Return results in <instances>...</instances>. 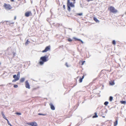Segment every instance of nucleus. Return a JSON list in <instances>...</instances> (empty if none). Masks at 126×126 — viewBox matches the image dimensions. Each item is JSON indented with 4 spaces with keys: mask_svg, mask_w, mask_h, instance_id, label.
<instances>
[{
    "mask_svg": "<svg viewBox=\"0 0 126 126\" xmlns=\"http://www.w3.org/2000/svg\"><path fill=\"white\" fill-rule=\"evenodd\" d=\"M40 60L41 61H39V63L40 65H42L44 64V62L48 61V56L47 55H46L41 57L40 58Z\"/></svg>",
    "mask_w": 126,
    "mask_h": 126,
    "instance_id": "obj_1",
    "label": "nucleus"
},
{
    "mask_svg": "<svg viewBox=\"0 0 126 126\" xmlns=\"http://www.w3.org/2000/svg\"><path fill=\"white\" fill-rule=\"evenodd\" d=\"M109 10L111 12L114 14H116L118 12L117 10L115 9L114 7L112 6L110 7Z\"/></svg>",
    "mask_w": 126,
    "mask_h": 126,
    "instance_id": "obj_2",
    "label": "nucleus"
},
{
    "mask_svg": "<svg viewBox=\"0 0 126 126\" xmlns=\"http://www.w3.org/2000/svg\"><path fill=\"white\" fill-rule=\"evenodd\" d=\"M4 6L5 9L7 10H9L12 9V7L9 4H7L6 3L4 4Z\"/></svg>",
    "mask_w": 126,
    "mask_h": 126,
    "instance_id": "obj_3",
    "label": "nucleus"
},
{
    "mask_svg": "<svg viewBox=\"0 0 126 126\" xmlns=\"http://www.w3.org/2000/svg\"><path fill=\"white\" fill-rule=\"evenodd\" d=\"M67 5L71 7H74L75 5L72 2H70V0H67Z\"/></svg>",
    "mask_w": 126,
    "mask_h": 126,
    "instance_id": "obj_4",
    "label": "nucleus"
},
{
    "mask_svg": "<svg viewBox=\"0 0 126 126\" xmlns=\"http://www.w3.org/2000/svg\"><path fill=\"white\" fill-rule=\"evenodd\" d=\"M50 46H49L46 47L45 49L42 51L43 53L45 52L50 50Z\"/></svg>",
    "mask_w": 126,
    "mask_h": 126,
    "instance_id": "obj_5",
    "label": "nucleus"
},
{
    "mask_svg": "<svg viewBox=\"0 0 126 126\" xmlns=\"http://www.w3.org/2000/svg\"><path fill=\"white\" fill-rule=\"evenodd\" d=\"M25 87L26 88L30 89V84L28 82V80H26L25 82Z\"/></svg>",
    "mask_w": 126,
    "mask_h": 126,
    "instance_id": "obj_6",
    "label": "nucleus"
},
{
    "mask_svg": "<svg viewBox=\"0 0 126 126\" xmlns=\"http://www.w3.org/2000/svg\"><path fill=\"white\" fill-rule=\"evenodd\" d=\"M27 124L32 126H35V125H37V124L35 122H33L30 123H27Z\"/></svg>",
    "mask_w": 126,
    "mask_h": 126,
    "instance_id": "obj_7",
    "label": "nucleus"
},
{
    "mask_svg": "<svg viewBox=\"0 0 126 126\" xmlns=\"http://www.w3.org/2000/svg\"><path fill=\"white\" fill-rule=\"evenodd\" d=\"M32 13L31 11H28L25 13V16L26 17H28L30 15H31Z\"/></svg>",
    "mask_w": 126,
    "mask_h": 126,
    "instance_id": "obj_8",
    "label": "nucleus"
},
{
    "mask_svg": "<svg viewBox=\"0 0 126 126\" xmlns=\"http://www.w3.org/2000/svg\"><path fill=\"white\" fill-rule=\"evenodd\" d=\"M49 105L50 106V108L52 110H55V108L53 105L52 103H50L49 104Z\"/></svg>",
    "mask_w": 126,
    "mask_h": 126,
    "instance_id": "obj_9",
    "label": "nucleus"
},
{
    "mask_svg": "<svg viewBox=\"0 0 126 126\" xmlns=\"http://www.w3.org/2000/svg\"><path fill=\"white\" fill-rule=\"evenodd\" d=\"M73 39H75L76 40H78L80 41L81 42L82 44H83V41L80 39L77 38L75 37H73Z\"/></svg>",
    "mask_w": 126,
    "mask_h": 126,
    "instance_id": "obj_10",
    "label": "nucleus"
},
{
    "mask_svg": "<svg viewBox=\"0 0 126 126\" xmlns=\"http://www.w3.org/2000/svg\"><path fill=\"white\" fill-rule=\"evenodd\" d=\"M1 114L2 115V116L3 117V118L4 119H5L6 120H7V119L6 117L5 116L3 112H2L1 113Z\"/></svg>",
    "mask_w": 126,
    "mask_h": 126,
    "instance_id": "obj_11",
    "label": "nucleus"
},
{
    "mask_svg": "<svg viewBox=\"0 0 126 126\" xmlns=\"http://www.w3.org/2000/svg\"><path fill=\"white\" fill-rule=\"evenodd\" d=\"M94 19L97 23H99V22L98 20L95 17H94Z\"/></svg>",
    "mask_w": 126,
    "mask_h": 126,
    "instance_id": "obj_12",
    "label": "nucleus"
},
{
    "mask_svg": "<svg viewBox=\"0 0 126 126\" xmlns=\"http://www.w3.org/2000/svg\"><path fill=\"white\" fill-rule=\"evenodd\" d=\"M25 79L24 78H22L20 79V82H23Z\"/></svg>",
    "mask_w": 126,
    "mask_h": 126,
    "instance_id": "obj_13",
    "label": "nucleus"
},
{
    "mask_svg": "<svg viewBox=\"0 0 126 126\" xmlns=\"http://www.w3.org/2000/svg\"><path fill=\"white\" fill-rule=\"evenodd\" d=\"M19 79V78L18 77H17V78H15V79H13L12 80V82H15L16 81L18 80Z\"/></svg>",
    "mask_w": 126,
    "mask_h": 126,
    "instance_id": "obj_14",
    "label": "nucleus"
},
{
    "mask_svg": "<svg viewBox=\"0 0 126 126\" xmlns=\"http://www.w3.org/2000/svg\"><path fill=\"white\" fill-rule=\"evenodd\" d=\"M118 124V120H116L115 121L114 123V126H116Z\"/></svg>",
    "mask_w": 126,
    "mask_h": 126,
    "instance_id": "obj_15",
    "label": "nucleus"
},
{
    "mask_svg": "<svg viewBox=\"0 0 126 126\" xmlns=\"http://www.w3.org/2000/svg\"><path fill=\"white\" fill-rule=\"evenodd\" d=\"M110 84L111 85H113L114 84V83L113 81H111L110 82Z\"/></svg>",
    "mask_w": 126,
    "mask_h": 126,
    "instance_id": "obj_16",
    "label": "nucleus"
},
{
    "mask_svg": "<svg viewBox=\"0 0 126 126\" xmlns=\"http://www.w3.org/2000/svg\"><path fill=\"white\" fill-rule=\"evenodd\" d=\"M98 117V116L97 115V113L96 112L95 113L94 115L93 116V118H96Z\"/></svg>",
    "mask_w": 126,
    "mask_h": 126,
    "instance_id": "obj_17",
    "label": "nucleus"
},
{
    "mask_svg": "<svg viewBox=\"0 0 126 126\" xmlns=\"http://www.w3.org/2000/svg\"><path fill=\"white\" fill-rule=\"evenodd\" d=\"M67 10L68 11L70 12V7L68 5H67Z\"/></svg>",
    "mask_w": 126,
    "mask_h": 126,
    "instance_id": "obj_18",
    "label": "nucleus"
},
{
    "mask_svg": "<svg viewBox=\"0 0 126 126\" xmlns=\"http://www.w3.org/2000/svg\"><path fill=\"white\" fill-rule=\"evenodd\" d=\"M121 102L122 104H125L126 103V101H121Z\"/></svg>",
    "mask_w": 126,
    "mask_h": 126,
    "instance_id": "obj_19",
    "label": "nucleus"
},
{
    "mask_svg": "<svg viewBox=\"0 0 126 126\" xmlns=\"http://www.w3.org/2000/svg\"><path fill=\"white\" fill-rule=\"evenodd\" d=\"M113 98L112 96H110L109 97V100L110 101H111L113 100Z\"/></svg>",
    "mask_w": 126,
    "mask_h": 126,
    "instance_id": "obj_20",
    "label": "nucleus"
},
{
    "mask_svg": "<svg viewBox=\"0 0 126 126\" xmlns=\"http://www.w3.org/2000/svg\"><path fill=\"white\" fill-rule=\"evenodd\" d=\"M38 115H42L43 116H45L46 115V114H42L41 113H39L38 114Z\"/></svg>",
    "mask_w": 126,
    "mask_h": 126,
    "instance_id": "obj_21",
    "label": "nucleus"
},
{
    "mask_svg": "<svg viewBox=\"0 0 126 126\" xmlns=\"http://www.w3.org/2000/svg\"><path fill=\"white\" fill-rule=\"evenodd\" d=\"M109 103V102L108 101H106L104 103V105L106 106Z\"/></svg>",
    "mask_w": 126,
    "mask_h": 126,
    "instance_id": "obj_22",
    "label": "nucleus"
},
{
    "mask_svg": "<svg viewBox=\"0 0 126 126\" xmlns=\"http://www.w3.org/2000/svg\"><path fill=\"white\" fill-rule=\"evenodd\" d=\"M20 72H18V73H17V75H16V76H17V77H19V78H20Z\"/></svg>",
    "mask_w": 126,
    "mask_h": 126,
    "instance_id": "obj_23",
    "label": "nucleus"
},
{
    "mask_svg": "<svg viewBox=\"0 0 126 126\" xmlns=\"http://www.w3.org/2000/svg\"><path fill=\"white\" fill-rule=\"evenodd\" d=\"M30 42V41H28V40L26 42L25 44L27 45L29 44L28 43H29Z\"/></svg>",
    "mask_w": 126,
    "mask_h": 126,
    "instance_id": "obj_24",
    "label": "nucleus"
},
{
    "mask_svg": "<svg viewBox=\"0 0 126 126\" xmlns=\"http://www.w3.org/2000/svg\"><path fill=\"white\" fill-rule=\"evenodd\" d=\"M13 78L15 79V78H16L17 77H18H18H17L16 75H14L13 76Z\"/></svg>",
    "mask_w": 126,
    "mask_h": 126,
    "instance_id": "obj_25",
    "label": "nucleus"
},
{
    "mask_svg": "<svg viewBox=\"0 0 126 126\" xmlns=\"http://www.w3.org/2000/svg\"><path fill=\"white\" fill-rule=\"evenodd\" d=\"M83 79L81 78H80L79 79V82H82Z\"/></svg>",
    "mask_w": 126,
    "mask_h": 126,
    "instance_id": "obj_26",
    "label": "nucleus"
},
{
    "mask_svg": "<svg viewBox=\"0 0 126 126\" xmlns=\"http://www.w3.org/2000/svg\"><path fill=\"white\" fill-rule=\"evenodd\" d=\"M12 53L13 54V57H14L16 55V53L15 52H12Z\"/></svg>",
    "mask_w": 126,
    "mask_h": 126,
    "instance_id": "obj_27",
    "label": "nucleus"
},
{
    "mask_svg": "<svg viewBox=\"0 0 126 126\" xmlns=\"http://www.w3.org/2000/svg\"><path fill=\"white\" fill-rule=\"evenodd\" d=\"M112 43L113 45H115L116 44L115 41V40H113L112 41Z\"/></svg>",
    "mask_w": 126,
    "mask_h": 126,
    "instance_id": "obj_28",
    "label": "nucleus"
},
{
    "mask_svg": "<svg viewBox=\"0 0 126 126\" xmlns=\"http://www.w3.org/2000/svg\"><path fill=\"white\" fill-rule=\"evenodd\" d=\"M7 122V123L8 125L10 126H11V124L9 123L8 120L7 119V120H6Z\"/></svg>",
    "mask_w": 126,
    "mask_h": 126,
    "instance_id": "obj_29",
    "label": "nucleus"
},
{
    "mask_svg": "<svg viewBox=\"0 0 126 126\" xmlns=\"http://www.w3.org/2000/svg\"><path fill=\"white\" fill-rule=\"evenodd\" d=\"M68 41L70 42H71L72 40V39H71L70 38H69L68 39Z\"/></svg>",
    "mask_w": 126,
    "mask_h": 126,
    "instance_id": "obj_30",
    "label": "nucleus"
},
{
    "mask_svg": "<svg viewBox=\"0 0 126 126\" xmlns=\"http://www.w3.org/2000/svg\"><path fill=\"white\" fill-rule=\"evenodd\" d=\"M14 87L15 88H17L18 87V85H14Z\"/></svg>",
    "mask_w": 126,
    "mask_h": 126,
    "instance_id": "obj_31",
    "label": "nucleus"
},
{
    "mask_svg": "<svg viewBox=\"0 0 126 126\" xmlns=\"http://www.w3.org/2000/svg\"><path fill=\"white\" fill-rule=\"evenodd\" d=\"M16 114L17 115H20L21 114V113H20V112H18L16 113Z\"/></svg>",
    "mask_w": 126,
    "mask_h": 126,
    "instance_id": "obj_32",
    "label": "nucleus"
},
{
    "mask_svg": "<svg viewBox=\"0 0 126 126\" xmlns=\"http://www.w3.org/2000/svg\"><path fill=\"white\" fill-rule=\"evenodd\" d=\"M83 14L82 13H78V15L79 16H82V15Z\"/></svg>",
    "mask_w": 126,
    "mask_h": 126,
    "instance_id": "obj_33",
    "label": "nucleus"
},
{
    "mask_svg": "<svg viewBox=\"0 0 126 126\" xmlns=\"http://www.w3.org/2000/svg\"><path fill=\"white\" fill-rule=\"evenodd\" d=\"M85 62V61H82V65H83L84 64V63Z\"/></svg>",
    "mask_w": 126,
    "mask_h": 126,
    "instance_id": "obj_34",
    "label": "nucleus"
},
{
    "mask_svg": "<svg viewBox=\"0 0 126 126\" xmlns=\"http://www.w3.org/2000/svg\"><path fill=\"white\" fill-rule=\"evenodd\" d=\"M65 65L67 67H69L67 63H65Z\"/></svg>",
    "mask_w": 126,
    "mask_h": 126,
    "instance_id": "obj_35",
    "label": "nucleus"
},
{
    "mask_svg": "<svg viewBox=\"0 0 126 126\" xmlns=\"http://www.w3.org/2000/svg\"><path fill=\"white\" fill-rule=\"evenodd\" d=\"M63 7L64 9H65V5H63Z\"/></svg>",
    "mask_w": 126,
    "mask_h": 126,
    "instance_id": "obj_36",
    "label": "nucleus"
},
{
    "mask_svg": "<svg viewBox=\"0 0 126 126\" xmlns=\"http://www.w3.org/2000/svg\"><path fill=\"white\" fill-rule=\"evenodd\" d=\"M84 75H83L82 77V78H81V79H82L84 78Z\"/></svg>",
    "mask_w": 126,
    "mask_h": 126,
    "instance_id": "obj_37",
    "label": "nucleus"
},
{
    "mask_svg": "<svg viewBox=\"0 0 126 126\" xmlns=\"http://www.w3.org/2000/svg\"><path fill=\"white\" fill-rule=\"evenodd\" d=\"M87 1H88V2H89L90 1H93V0H87Z\"/></svg>",
    "mask_w": 126,
    "mask_h": 126,
    "instance_id": "obj_38",
    "label": "nucleus"
},
{
    "mask_svg": "<svg viewBox=\"0 0 126 126\" xmlns=\"http://www.w3.org/2000/svg\"><path fill=\"white\" fill-rule=\"evenodd\" d=\"M96 79V78H95L93 79V81H94Z\"/></svg>",
    "mask_w": 126,
    "mask_h": 126,
    "instance_id": "obj_39",
    "label": "nucleus"
},
{
    "mask_svg": "<svg viewBox=\"0 0 126 126\" xmlns=\"http://www.w3.org/2000/svg\"><path fill=\"white\" fill-rule=\"evenodd\" d=\"M16 19V16H15L14 17V19L15 20Z\"/></svg>",
    "mask_w": 126,
    "mask_h": 126,
    "instance_id": "obj_40",
    "label": "nucleus"
},
{
    "mask_svg": "<svg viewBox=\"0 0 126 126\" xmlns=\"http://www.w3.org/2000/svg\"><path fill=\"white\" fill-rule=\"evenodd\" d=\"M11 1L13 2L14 1V0H10Z\"/></svg>",
    "mask_w": 126,
    "mask_h": 126,
    "instance_id": "obj_41",
    "label": "nucleus"
},
{
    "mask_svg": "<svg viewBox=\"0 0 126 126\" xmlns=\"http://www.w3.org/2000/svg\"><path fill=\"white\" fill-rule=\"evenodd\" d=\"M75 3V1H74V2L73 4H74Z\"/></svg>",
    "mask_w": 126,
    "mask_h": 126,
    "instance_id": "obj_42",
    "label": "nucleus"
},
{
    "mask_svg": "<svg viewBox=\"0 0 126 126\" xmlns=\"http://www.w3.org/2000/svg\"><path fill=\"white\" fill-rule=\"evenodd\" d=\"M47 21H48V18H47Z\"/></svg>",
    "mask_w": 126,
    "mask_h": 126,
    "instance_id": "obj_43",
    "label": "nucleus"
},
{
    "mask_svg": "<svg viewBox=\"0 0 126 126\" xmlns=\"http://www.w3.org/2000/svg\"><path fill=\"white\" fill-rule=\"evenodd\" d=\"M37 126V125H35V126Z\"/></svg>",
    "mask_w": 126,
    "mask_h": 126,
    "instance_id": "obj_44",
    "label": "nucleus"
},
{
    "mask_svg": "<svg viewBox=\"0 0 126 126\" xmlns=\"http://www.w3.org/2000/svg\"><path fill=\"white\" fill-rule=\"evenodd\" d=\"M14 22H12V23H11V24H14Z\"/></svg>",
    "mask_w": 126,
    "mask_h": 126,
    "instance_id": "obj_45",
    "label": "nucleus"
},
{
    "mask_svg": "<svg viewBox=\"0 0 126 126\" xmlns=\"http://www.w3.org/2000/svg\"><path fill=\"white\" fill-rule=\"evenodd\" d=\"M8 54L9 55H10V54H11V53H8Z\"/></svg>",
    "mask_w": 126,
    "mask_h": 126,
    "instance_id": "obj_46",
    "label": "nucleus"
},
{
    "mask_svg": "<svg viewBox=\"0 0 126 126\" xmlns=\"http://www.w3.org/2000/svg\"><path fill=\"white\" fill-rule=\"evenodd\" d=\"M102 117H103V118H105V116H103Z\"/></svg>",
    "mask_w": 126,
    "mask_h": 126,
    "instance_id": "obj_47",
    "label": "nucleus"
},
{
    "mask_svg": "<svg viewBox=\"0 0 126 126\" xmlns=\"http://www.w3.org/2000/svg\"><path fill=\"white\" fill-rule=\"evenodd\" d=\"M55 24L54 23H53V24L54 25Z\"/></svg>",
    "mask_w": 126,
    "mask_h": 126,
    "instance_id": "obj_48",
    "label": "nucleus"
},
{
    "mask_svg": "<svg viewBox=\"0 0 126 126\" xmlns=\"http://www.w3.org/2000/svg\"><path fill=\"white\" fill-rule=\"evenodd\" d=\"M107 110H106V111L105 112H106V113H107Z\"/></svg>",
    "mask_w": 126,
    "mask_h": 126,
    "instance_id": "obj_49",
    "label": "nucleus"
},
{
    "mask_svg": "<svg viewBox=\"0 0 126 126\" xmlns=\"http://www.w3.org/2000/svg\"><path fill=\"white\" fill-rule=\"evenodd\" d=\"M1 64V63H0V65Z\"/></svg>",
    "mask_w": 126,
    "mask_h": 126,
    "instance_id": "obj_50",
    "label": "nucleus"
}]
</instances>
